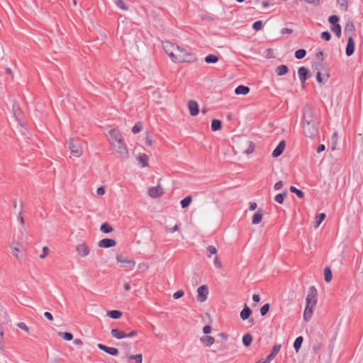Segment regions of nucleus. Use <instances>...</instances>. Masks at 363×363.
I'll list each match as a JSON object with an SVG mask.
<instances>
[{
  "mask_svg": "<svg viewBox=\"0 0 363 363\" xmlns=\"http://www.w3.org/2000/svg\"><path fill=\"white\" fill-rule=\"evenodd\" d=\"M196 60V57L193 53L187 52L179 46L178 47L175 56L173 59V62L177 63L193 62Z\"/></svg>",
  "mask_w": 363,
  "mask_h": 363,
  "instance_id": "1",
  "label": "nucleus"
},
{
  "mask_svg": "<svg viewBox=\"0 0 363 363\" xmlns=\"http://www.w3.org/2000/svg\"><path fill=\"white\" fill-rule=\"evenodd\" d=\"M303 133L305 136L310 138H314L318 135V123H303Z\"/></svg>",
  "mask_w": 363,
  "mask_h": 363,
  "instance_id": "2",
  "label": "nucleus"
},
{
  "mask_svg": "<svg viewBox=\"0 0 363 363\" xmlns=\"http://www.w3.org/2000/svg\"><path fill=\"white\" fill-rule=\"evenodd\" d=\"M69 149L70 150L71 154L79 157L82 154V147L80 141L78 139L70 138L67 142Z\"/></svg>",
  "mask_w": 363,
  "mask_h": 363,
  "instance_id": "3",
  "label": "nucleus"
},
{
  "mask_svg": "<svg viewBox=\"0 0 363 363\" xmlns=\"http://www.w3.org/2000/svg\"><path fill=\"white\" fill-rule=\"evenodd\" d=\"M116 150V152L118 154V157H120L122 160H125L129 157V152L128 148L124 143L123 140L121 143L118 142L112 145Z\"/></svg>",
  "mask_w": 363,
  "mask_h": 363,
  "instance_id": "4",
  "label": "nucleus"
},
{
  "mask_svg": "<svg viewBox=\"0 0 363 363\" xmlns=\"http://www.w3.org/2000/svg\"><path fill=\"white\" fill-rule=\"evenodd\" d=\"M318 122V117L315 115L313 109L309 106H305L303 108V123Z\"/></svg>",
  "mask_w": 363,
  "mask_h": 363,
  "instance_id": "5",
  "label": "nucleus"
},
{
  "mask_svg": "<svg viewBox=\"0 0 363 363\" xmlns=\"http://www.w3.org/2000/svg\"><path fill=\"white\" fill-rule=\"evenodd\" d=\"M318 291L314 286L309 288L308 294L306 297V305L314 306L317 303Z\"/></svg>",
  "mask_w": 363,
  "mask_h": 363,
  "instance_id": "6",
  "label": "nucleus"
},
{
  "mask_svg": "<svg viewBox=\"0 0 363 363\" xmlns=\"http://www.w3.org/2000/svg\"><path fill=\"white\" fill-rule=\"evenodd\" d=\"M163 48L165 50L166 53L169 56V57L173 61V59L175 56L176 51L179 47L169 41H164L162 43Z\"/></svg>",
  "mask_w": 363,
  "mask_h": 363,
  "instance_id": "7",
  "label": "nucleus"
},
{
  "mask_svg": "<svg viewBox=\"0 0 363 363\" xmlns=\"http://www.w3.org/2000/svg\"><path fill=\"white\" fill-rule=\"evenodd\" d=\"M75 250L79 257H84L89 255L91 249L86 243L83 242L77 245Z\"/></svg>",
  "mask_w": 363,
  "mask_h": 363,
  "instance_id": "8",
  "label": "nucleus"
},
{
  "mask_svg": "<svg viewBox=\"0 0 363 363\" xmlns=\"http://www.w3.org/2000/svg\"><path fill=\"white\" fill-rule=\"evenodd\" d=\"M110 135V143L113 145L115 143L121 142L123 140V138L121 131L116 128L111 129L109 131Z\"/></svg>",
  "mask_w": 363,
  "mask_h": 363,
  "instance_id": "9",
  "label": "nucleus"
},
{
  "mask_svg": "<svg viewBox=\"0 0 363 363\" xmlns=\"http://www.w3.org/2000/svg\"><path fill=\"white\" fill-rule=\"evenodd\" d=\"M197 301L199 302H204L206 301L208 294V287L207 285H202L197 289Z\"/></svg>",
  "mask_w": 363,
  "mask_h": 363,
  "instance_id": "10",
  "label": "nucleus"
},
{
  "mask_svg": "<svg viewBox=\"0 0 363 363\" xmlns=\"http://www.w3.org/2000/svg\"><path fill=\"white\" fill-rule=\"evenodd\" d=\"M164 194V189L159 184L156 186H152L148 189V195L152 198H159Z\"/></svg>",
  "mask_w": 363,
  "mask_h": 363,
  "instance_id": "11",
  "label": "nucleus"
},
{
  "mask_svg": "<svg viewBox=\"0 0 363 363\" xmlns=\"http://www.w3.org/2000/svg\"><path fill=\"white\" fill-rule=\"evenodd\" d=\"M298 74L300 79V81L302 84V86L304 87L305 82L306 79L311 77V74L309 70L305 67H301L298 69Z\"/></svg>",
  "mask_w": 363,
  "mask_h": 363,
  "instance_id": "12",
  "label": "nucleus"
},
{
  "mask_svg": "<svg viewBox=\"0 0 363 363\" xmlns=\"http://www.w3.org/2000/svg\"><path fill=\"white\" fill-rule=\"evenodd\" d=\"M116 259L118 262L121 263L123 267L132 268L135 266V262L133 259H129L125 257H123L122 255H118L116 256Z\"/></svg>",
  "mask_w": 363,
  "mask_h": 363,
  "instance_id": "13",
  "label": "nucleus"
},
{
  "mask_svg": "<svg viewBox=\"0 0 363 363\" xmlns=\"http://www.w3.org/2000/svg\"><path fill=\"white\" fill-rule=\"evenodd\" d=\"M188 108L189 110V113L192 116H196L199 113V104L194 100H190L188 102Z\"/></svg>",
  "mask_w": 363,
  "mask_h": 363,
  "instance_id": "14",
  "label": "nucleus"
},
{
  "mask_svg": "<svg viewBox=\"0 0 363 363\" xmlns=\"http://www.w3.org/2000/svg\"><path fill=\"white\" fill-rule=\"evenodd\" d=\"M97 347L99 350H102V351H104V352H106V353H108V354H111L112 356H117L118 354V353H119V351H118V350L117 348H116V347H107V346H106V345H103L101 343H99L97 345Z\"/></svg>",
  "mask_w": 363,
  "mask_h": 363,
  "instance_id": "15",
  "label": "nucleus"
},
{
  "mask_svg": "<svg viewBox=\"0 0 363 363\" xmlns=\"http://www.w3.org/2000/svg\"><path fill=\"white\" fill-rule=\"evenodd\" d=\"M116 245V241L111 238H104L99 242V247L103 248H108L114 247Z\"/></svg>",
  "mask_w": 363,
  "mask_h": 363,
  "instance_id": "16",
  "label": "nucleus"
},
{
  "mask_svg": "<svg viewBox=\"0 0 363 363\" xmlns=\"http://www.w3.org/2000/svg\"><path fill=\"white\" fill-rule=\"evenodd\" d=\"M354 52V41L353 37L350 36L347 39V43L346 46L345 53L346 55L350 57L353 55Z\"/></svg>",
  "mask_w": 363,
  "mask_h": 363,
  "instance_id": "17",
  "label": "nucleus"
},
{
  "mask_svg": "<svg viewBox=\"0 0 363 363\" xmlns=\"http://www.w3.org/2000/svg\"><path fill=\"white\" fill-rule=\"evenodd\" d=\"M12 111L13 116L16 118V121L19 122L22 119L23 113L21 109L20 108L19 105L17 103L13 102Z\"/></svg>",
  "mask_w": 363,
  "mask_h": 363,
  "instance_id": "18",
  "label": "nucleus"
},
{
  "mask_svg": "<svg viewBox=\"0 0 363 363\" xmlns=\"http://www.w3.org/2000/svg\"><path fill=\"white\" fill-rule=\"evenodd\" d=\"M285 146H286L285 141L281 140L279 142V143L278 144V145L277 146V147L272 152V157H278L279 156H280L283 153Z\"/></svg>",
  "mask_w": 363,
  "mask_h": 363,
  "instance_id": "19",
  "label": "nucleus"
},
{
  "mask_svg": "<svg viewBox=\"0 0 363 363\" xmlns=\"http://www.w3.org/2000/svg\"><path fill=\"white\" fill-rule=\"evenodd\" d=\"M355 31V28L353 22L352 21H347L345 28V35L353 37Z\"/></svg>",
  "mask_w": 363,
  "mask_h": 363,
  "instance_id": "20",
  "label": "nucleus"
},
{
  "mask_svg": "<svg viewBox=\"0 0 363 363\" xmlns=\"http://www.w3.org/2000/svg\"><path fill=\"white\" fill-rule=\"evenodd\" d=\"M314 306H311L310 305H306L305 311L303 312V320L305 322H308L313 313Z\"/></svg>",
  "mask_w": 363,
  "mask_h": 363,
  "instance_id": "21",
  "label": "nucleus"
},
{
  "mask_svg": "<svg viewBox=\"0 0 363 363\" xmlns=\"http://www.w3.org/2000/svg\"><path fill=\"white\" fill-rule=\"evenodd\" d=\"M252 310L249 306H247V304H245L243 309L240 312V318L243 320L249 319L250 315H252Z\"/></svg>",
  "mask_w": 363,
  "mask_h": 363,
  "instance_id": "22",
  "label": "nucleus"
},
{
  "mask_svg": "<svg viewBox=\"0 0 363 363\" xmlns=\"http://www.w3.org/2000/svg\"><path fill=\"white\" fill-rule=\"evenodd\" d=\"M264 212L261 208H258L252 216V224L259 223L263 218Z\"/></svg>",
  "mask_w": 363,
  "mask_h": 363,
  "instance_id": "23",
  "label": "nucleus"
},
{
  "mask_svg": "<svg viewBox=\"0 0 363 363\" xmlns=\"http://www.w3.org/2000/svg\"><path fill=\"white\" fill-rule=\"evenodd\" d=\"M250 89L245 85H239L235 89V93L237 95H246L250 92Z\"/></svg>",
  "mask_w": 363,
  "mask_h": 363,
  "instance_id": "24",
  "label": "nucleus"
},
{
  "mask_svg": "<svg viewBox=\"0 0 363 363\" xmlns=\"http://www.w3.org/2000/svg\"><path fill=\"white\" fill-rule=\"evenodd\" d=\"M111 335L118 340L125 337L126 333L118 328H113L111 331Z\"/></svg>",
  "mask_w": 363,
  "mask_h": 363,
  "instance_id": "25",
  "label": "nucleus"
},
{
  "mask_svg": "<svg viewBox=\"0 0 363 363\" xmlns=\"http://www.w3.org/2000/svg\"><path fill=\"white\" fill-rule=\"evenodd\" d=\"M200 341L202 343H203L205 345L209 347L214 343L215 339H214V337H213L211 336L205 335L200 338Z\"/></svg>",
  "mask_w": 363,
  "mask_h": 363,
  "instance_id": "26",
  "label": "nucleus"
},
{
  "mask_svg": "<svg viewBox=\"0 0 363 363\" xmlns=\"http://www.w3.org/2000/svg\"><path fill=\"white\" fill-rule=\"evenodd\" d=\"M211 127L213 131L220 130L222 128V121L218 119H213Z\"/></svg>",
  "mask_w": 363,
  "mask_h": 363,
  "instance_id": "27",
  "label": "nucleus"
},
{
  "mask_svg": "<svg viewBox=\"0 0 363 363\" xmlns=\"http://www.w3.org/2000/svg\"><path fill=\"white\" fill-rule=\"evenodd\" d=\"M325 217H326V216H325V213H324L317 214L315 217L314 227L315 228H318L320 226V225L321 224V223L324 220Z\"/></svg>",
  "mask_w": 363,
  "mask_h": 363,
  "instance_id": "28",
  "label": "nucleus"
},
{
  "mask_svg": "<svg viewBox=\"0 0 363 363\" xmlns=\"http://www.w3.org/2000/svg\"><path fill=\"white\" fill-rule=\"evenodd\" d=\"M289 68L285 65H281L278 66L276 69V72L278 76H282L288 73Z\"/></svg>",
  "mask_w": 363,
  "mask_h": 363,
  "instance_id": "29",
  "label": "nucleus"
},
{
  "mask_svg": "<svg viewBox=\"0 0 363 363\" xmlns=\"http://www.w3.org/2000/svg\"><path fill=\"white\" fill-rule=\"evenodd\" d=\"M252 335L250 333H246L242 336V343L245 347H249L252 342Z\"/></svg>",
  "mask_w": 363,
  "mask_h": 363,
  "instance_id": "30",
  "label": "nucleus"
},
{
  "mask_svg": "<svg viewBox=\"0 0 363 363\" xmlns=\"http://www.w3.org/2000/svg\"><path fill=\"white\" fill-rule=\"evenodd\" d=\"M205 62L208 64H215L218 62L219 57L215 55H208L205 59Z\"/></svg>",
  "mask_w": 363,
  "mask_h": 363,
  "instance_id": "31",
  "label": "nucleus"
},
{
  "mask_svg": "<svg viewBox=\"0 0 363 363\" xmlns=\"http://www.w3.org/2000/svg\"><path fill=\"white\" fill-rule=\"evenodd\" d=\"M107 315L113 319H118L122 316V312L118 310H111L108 311Z\"/></svg>",
  "mask_w": 363,
  "mask_h": 363,
  "instance_id": "32",
  "label": "nucleus"
},
{
  "mask_svg": "<svg viewBox=\"0 0 363 363\" xmlns=\"http://www.w3.org/2000/svg\"><path fill=\"white\" fill-rule=\"evenodd\" d=\"M333 274L330 268L329 267H326L324 269V279L326 282H330L332 280Z\"/></svg>",
  "mask_w": 363,
  "mask_h": 363,
  "instance_id": "33",
  "label": "nucleus"
},
{
  "mask_svg": "<svg viewBox=\"0 0 363 363\" xmlns=\"http://www.w3.org/2000/svg\"><path fill=\"white\" fill-rule=\"evenodd\" d=\"M303 342V337L302 336H298L296 338L294 342V347L296 352H298L301 347V345Z\"/></svg>",
  "mask_w": 363,
  "mask_h": 363,
  "instance_id": "34",
  "label": "nucleus"
},
{
  "mask_svg": "<svg viewBox=\"0 0 363 363\" xmlns=\"http://www.w3.org/2000/svg\"><path fill=\"white\" fill-rule=\"evenodd\" d=\"M138 160L140 164H142L143 167L147 166L148 157L145 154H140L138 157Z\"/></svg>",
  "mask_w": 363,
  "mask_h": 363,
  "instance_id": "35",
  "label": "nucleus"
},
{
  "mask_svg": "<svg viewBox=\"0 0 363 363\" xmlns=\"http://www.w3.org/2000/svg\"><path fill=\"white\" fill-rule=\"evenodd\" d=\"M100 230L104 233H109L113 231V228L108 223H104L101 225Z\"/></svg>",
  "mask_w": 363,
  "mask_h": 363,
  "instance_id": "36",
  "label": "nucleus"
},
{
  "mask_svg": "<svg viewBox=\"0 0 363 363\" xmlns=\"http://www.w3.org/2000/svg\"><path fill=\"white\" fill-rule=\"evenodd\" d=\"M306 55V51L304 49H298L295 52L294 56L296 59H303Z\"/></svg>",
  "mask_w": 363,
  "mask_h": 363,
  "instance_id": "37",
  "label": "nucleus"
},
{
  "mask_svg": "<svg viewBox=\"0 0 363 363\" xmlns=\"http://www.w3.org/2000/svg\"><path fill=\"white\" fill-rule=\"evenodd\" d=\"M290 191L294 193L298 198H303L304 193L303 191L298 189L295 186H291L289 189Z\"/></svg>",
  "mask_w": 363,
  "mask_h": 363,
  "instance_id": "38",
  "label": "nucleus"
},
{
  "mask_svg": "<svg viewBox=\"0 0 363 363\" xmlns=\"http://www.w3.org/2000/svg\"><path fill=\"white\" fill-rule=\"evenodd\" d=\"M129 360H135V363H142L143 361V354H138L135 355H129L128 356Z\"/></svg>",
  "mask_w": 363,
  "mask_h": 363,
  "instance_id": "39",
  "label": "nucleus"
},
{
  "mask_svg": "<svg viewBox=\"0 0 363 363\" xmlns=\"http://www.w3.org/2000/svg\"><path fill=\"white\" fill-rule=\"evenodd\" d=\"M286 192L284 191L283 193L278 194L277 195H276L274 197V200L278 203L281 204L283 203L284 199L286 197Z\"/></svg>",
  "mask_w": 363,
  "mask_h": 363,
  "instance_id": "40",
  "label": "nucleus"
},
{
  "mask_svg": "<svg viewBox=\"0 0 363 363\" xmlns=\"http://www.w3.org/2000/svg\"><path fill=\"white\" fill-rule=\"evenodd\" d=\"M331 30L335 33L339 38L341 36V26L340 24L331 26Z\"/></svg>",
  "mask_w": 363,
  "mask_h": 363,
  "instance_id": "41",
  "label": "nucleus"
},
{
  "mask_svg": "<svg viewBox=\"0 0 363 363\" xmlns=\"http://www.w3.org/2000/svg\"><path fill=\"white\" fill-rule=\"evenodd\" d=\"M143 123L139 121L138 123H136L134 126L132 128V132L134 133V134H136V133H138L139 132H140L143 129Z\"/></svg>",
  "mask_w": 363,
  "mask_h": 363,
  "instance_id": "42",
  "label": "nucleus"
},
{
  "mask_svg": "<svg viewBox=\"0 0 363 363\" xmlns=\"http://www.w3.org/2000/svg\"><path fill=\"white\" fill-rule=\"evenodd\" d=\"M58 335H59V336L62 337L64 340H65L67 341H70L73 339L72 334L70 333H68V332H65V333L60 332V333H59Z\"/></svg>",
  "mask_w": 363,
  "mask_h": 363,
  "instance_id": "43",
  "label": "nucleus"
},
{
  "mask_svg": "<svg viewBox=\"0 0 363 363\" xmlns=\"http://www.w3.org/2000/svg\"><path fill=\"white\" fill-rule=\"evenodd\" d=\"M270 308V304L269 303H265L264 304L261 308H260V314L262 316H264L267 314Z\"/></svg>",
  "mask_w": 363,
  "mask_h": 363,
  "instance_id": "44",
  "label": "nucleus"
},
{
  "mask_svg": "<svg viewBox=\"0 0 363 363\" xmlns=\"http://www.w3.org/2000/svg\"><path fill=\"white\" fill-rule=\"evenodd\" d=\"M337 3L339 4L340 8L344 11H347V9H348V1L347 0H337Z\"/></svg>",
  "mask_w": 363,
  "mask_h": 363,
  "instance_id": "45",
  "label": "nucleus"
},
{
  "mask_svg": "<svg viewBox=\"0 0 363 363\" xmlns=\"http://www.w3.org/2000/svg\"><path fill=\"white\" fill-rule=\"evenodd\" d=\"M115 4L118 8L121 9L123 11H127L128 9V6L123 0H115Z\"/></svg>",
  "mask_w": 363,
  "mask_h": 363,
  "instance_id": "46",
  "label": "nucleus"
},
{
  "mask_svg": "<svg viewBox=\"0 0 363 363\" xmlns=\"http://www.w3.org/2000/svg\"><path fill=\"white\" fill-rule=\"evenodd\" d=\"M18 245H19V242H14L13 243L12 246H11V249H12V251H13V255L17 258V259H19V256H18V252H19V249H18Z\"/></svg>",
  "mask_w": 363,
  "mask_h": 363,
  "instance_id": "47",
  "label": "nucleus"
},
{
  "mask_svg": "<svg viewBox=\"0 0 363 363\" xmlns=\"http://www.w3.org/2000/svg\"><path fill=\"white\" fill-rule=\"evenodd\" d=\"M340 21V18L339 16H336V15H332L329 17L328 18V21L329 23L332 25V26H334V25H337L339 24L338 22Z\"/></svg>",
  "mask_w": 363,
  "mask_h": 363,
  "instance_id": "48",
  "label": "nucleus"
},
{
  "mask_svg": "<svg viewBox=\"0 0 363 363\" xmlns=\"http://www.w3.org/2000/svg\"><path fill=\"white\" fill-rule=\"evenodd\" d=\"M206 251H207V256L208 257H210L212 255H216V253H217L216 248L213 245L208 246L206 248Z\"/></svg>",
  "mask_w": 363,
  "mask_h": 363,
  "instance_id": "49",
  "label": "nucleus"
},
{
  "mask_svg": "<svg viewBox=\"0 0 363 363\" xmlns=\"http://www.w3.org/2000/svg\"><path fill=\"white\" fill-rule=\"evenodd\" d=\"M262 28H263V23L260 20L255 21L252 24V28L257 31L260 30Z\"/></svg>",
  "mask_w": 363,
  "mask_h": 363,
  "instance_id": "50",
  "label": "nucleus"
},
{
  "mask_svg": "<svg viewBox=\"0 0 363 363\" xmlns=\"http://www.w3.org/2000/svg\"><path fill=\"white\" fill-rule=\"evenodd\" d=\"M320 37L323 40L328 41L331 39V34L328 31H323L321 33Z\"/></svg>",
  "mask_w": 363,
  "mask_h": 363,
  "instance_id": "51",
  "label": "nucleus"
},
{
  "mask_svg": "<svg viewBox=\"0 0 363 363\" xmlns=\"http://www.w3.org/2000/svg\"><path fill=\"white\" fill-rule=\"evenodd\" d=\"M281 347V345H279V344L274 345L271 351V353L272 354H274V356H276L279 352Z\"/></svg>",
  "mask_w": 363,
  "mask_h": 363,
  "instance_id": "52",
  "label": "nucleus"
},
{
  "mask_svg": "<svg viewBox=\"0 0 363 363\" xmlns=\"http://www.w3.org/2000/svg\"><path fill=\"white\" fill-rule=\"evenodd\" d=\"M17 327L26 333H29V328L26 325V324L23 322H20L17 323Z\"/></svg>",
  "mask_w": 363,
  "mask_h": 363,
  "instance_id": "53",
  "label": "nucleus"
},
{
  "mask_svg": "<svg viewBox=\"0 0 363 363\" xmlns=\"http://www.w3.org/2000/svg\"><path fill=\"white\" fill-rule=\"evenodd\" d=\"M322 347L321 342L316 341L313 345V350L315 353H318Z\"/></svg>",
  "mask_w": 363,
  "mask_h": 363,
  "instance_id": "54",
  "label": "nucleus"
},
{
  "mask_svg": "<svg viewBox=\"0 0 363 363\" xmlns=\"http://www.w3.org/2000/svg\"><path fill=\"white\" fill-rule=\"evenodd\" d=\"M145 144L148 146H152L153 144L152 137L146 133Z\"/></svg>",
  "mask_w": 363,
  "mask_h": 363,
  "instance_id": "55",
  "label": "nucleus"
},
{
  "mask_svg": "<svg viewBox=\"0 0 363 363\" xmlns=\"http://www.w3.org/2000/svg\"><path fill=\"white\" fill-rule=\"evenodd\" d=\"M192 201V196H187L180 201V204H190Z\"/></svg>",
  "mask_w": 363,
  "mask_h": 363,
  "instance_id": "56",
  "label": "nucleus"
},
{
  "mask_svg": "<svg viewBox=\"0 0 363 363\" xmlns=\"http://www.w3.org/2000/svg\"><path fill=\"white\" fill-rule=\"evenodd\" d=\"M316 79H317L318 82L320 84L325 83V81L324 80L323 77H322L321 72L320 71L317 72V73H316Z\"/></svg>",
  "mask_w": 363,
  "mask_h": 363,
  "instance_id": "57",
  "label": "nucleus"
},
{
  "mask_svg": "<svg viewBox=\"0 0 363 363\" xmlns=\"http://www.w3.org/2000/svg\"><path fill=\"white\" fill-rule=\"evenodd\" d=\"M184 292L182 290H179L173 294V297L174 299H178L182 298L184 296Z\"/></svg>",
  "mask_w": 363,
  "mask_h": 363,
  "instance_id": "58",
  "label": "nucleus"
},
{
  "mask_svg": "<svg viewBox=\"0 0 363 363\" xmlns=\"http://www.w3.org/2000/svg\"><path fill=\"white\" fill-rule=\"evenodd\" d=\"M49 248L46 246L43 247V254L40 255V258L44 259L49 253Z\"/></svg>",
  "mask_w": 363,
  "mask_h": 363,
  "instance_id": "59",
  "label": "nucleus"
},
{
  "mask_svg": "<svg viewBox=\"0 0 363 363\" xmlns=\"http://www.w3.org/2000/svg\"><path fill=\"white\" fill-rule=\"evenodd\" d=\"M213 264L216 268L220 269L222 267V264L218 260L217 255H216L214 257Z\"/></svg>",
  "mask_w": 363,
  "mask_h": 363,
  "instance_id": "60",
  "label": "nucleus"
},
{
  "mask_svg": "<svg viewBox=\"0 0 363 363\" xmlns=\"http://www.w3.org/2000/svg\"><path fill=\"white\" fill-rule=\"evenodd\" d=\"M212 330V328L210 325H206L203 328V333L206 335L209 334Z\"/></svg>",
  "mask_w": 363,
  "mask_h": 363,
  "instance_id": "61",
  "label": "nucleus"
},
{
  "mask_svg": "<svg viewBox=\"0 0 363 363\" xmlns=\"http://www.w3.org/2000/svg\"><path fill=\"white\" fill-rule=\"evenodd\" d=\"M96 193L99 196H102L105 194V188L104 186H100L97 189Z\"/></svg>",
  "mask_w": 363,
  "mask_h": 363,
  "instance_id": "62",
  "label": "nucleus"
},
{
  "mask_svg": "<svg viewBox=\"0 0 363 363\" xmlns=\"http://www.w3.org/2000/svg\"><path fill=\"white\" fill-rule=\"evenodd\" d=\"M292 32H293V30L291 28H284L281 30V34H286V33L291 34V33H292Z\"/></svg>",
  "mask_w": 363,
  "mask_h": 363,
  "instance_id": "63",
  "label": "nucleus"
},
{
  "mask_svg": "<svg viewBox=\"0 0 363 363\" xmlns=\"http://www.w3.org/2000/svg\"><path fill=\"white\" fill-rule=\"evenodd\" d=\"M282 186H283V183L281 181H279L274 184V188L275 190H279L282 188Z\"/></svg>",
  "mask_w": 363,
  "mask_h": 363,
  "instance_id": "64",
  "label": "nucleus"
}]
</instances>
